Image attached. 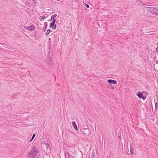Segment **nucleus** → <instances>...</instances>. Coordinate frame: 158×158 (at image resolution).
Masks as SVG:
<instances>
[{
	"mask_svg": "<svg viewBox=\"0 0 158 158\" xmlns=\"http://www.w3.org/2000/svg\"><path fill=\"white\" fill-rule=\"evenodd\" d=\"M39 152V151L37 147L33 146L31 150L27 155L28 158H35L37 155V154Z\"/></svg>",
	"mask_w": 158,
	"mask_h": 158,
	"instance_id": "obj_1",
	"label": "nucleus"
},
{
	"mask_svg": "<svg viewBox=\"0 0 158 158\" xmlns=\"http://www.w3.org/2000/svg\"><path fill=\"white\" fill-rule=\"evenodd\" d=\"M150 13L153 14L158 15V9L155 7H152Z\"/></svg>",
	"mask_w": 158,
	"mask_h": 158,
	"instance_id": "obj_2",
	"label": "nucleus"
},
{
	"mask_svg": "<svg viewBox=\"0 0 158 158\" xmlns=\"http://www.w3.org/2000/svg\"><path fill=\"white\" fill-rule=\"evenodd\" d=\"M137 95L140 99H143V100H145L146 98V97L143 96V93L140 92H138Z\"/></svg>",
	"mask_w": 158,
	"mask_h": 158,
	"instance_id": "obj_3",
	"label": "nucleus"
},
{
	"mask_svg": "<svg viewBox=\"0 0 158 158\" xmlns=\"http://www.w3.org/2000/svg\"><path fill=\"white\" fill-rule=\"evenodd\" d=\"M24 28L27 29L28 31H32L35 28V27L33 25H31L29 27L25 26Z\"/></svg>",
	"mask_w": 158,
	"mask_h": 158,
	"instance_id": "obj_4",
	"label": "nucleus"
},
{
	"mask_svg": "<svg viewBox=\"0 0 158 158\" xmlns=\"http://www.w3.org/2000/svg\"><path fill=\"white\" fill-rule=\"evenodd\" d=\"M46 62L49 65H52L53 64V61L52 59L50 58H48L47 59Z\"/></svg>",
	"mask_w": 158,
	"mask_h": 158,
	"instance_id": "obj_5",
	"label": "nucleus"
},
{
	"mask_svg": "<svg viewBox=\"0 0 158 158\" xmlns=\"http://www.w3.org/2000/svg\"><path fill=\"white\" fill-rule=\"evenodd\" d=\"M108 82L110 84H116L117 83V81L116 80L111 79H109L107 80Z\"/></svg>",
	"mask_w": 158,
	"mask_h": 158,
	"instance_id": "obj_6",
	"label": "nucleus"
},
{
	"mask_svg": "<svg viewBox=\"0 0 158 158\" xmlns=\"http://www.w3.org/2000/svg\"><path fill=\"white\" fill-rule=\"evenodd\" d=\"M49 27L50 28L55 30L56 27V24L55 23L51 22L50 24Z\"/></svg>",
	"mask_w": 158,
	"mask_h": 158,
	"instance_id": "obj_7",
	"label": "nucleus"
},
{
	"mask_svg": "<svg viewBox=\"0 0 158 158\" xmlns=\"http://www.w3.org/2000/svg\"><path fill=\"white\" fill-rule=\"evenodd\" d=\"M72 125L73 127L74 128V129L76 131L78 129L77 125L76 122L75 121H73L72 122Z\"/></svg>",
	"mask_w": 158,
	"mask_h": 158,
	"instance_id": "obj_8",
	"label": "nucleus"
},
{
	"mask_svg": "<svg viewBox=\"0 0 158 158\" xmlns=\"http://www.w3.org/2000/svg\"><path fill=\"white\" fill-rule=\"evenodd\" d=\"M44 26L43 27V29H42L44 31H45L46 30L47 28V27L48 26L47 23L46 22H44Z\"/></svg>",
	"mask_w": 158,
	"mask_h": 158,
	"instance_id": "obj_9",
	"label": "nucleus"
},
{
	"mask_svg": "<svg viewBox=\"0 0 158 158\" xmlns=\"http://www.w3.org/2000/svg\"><path fill=\"white\" fill-rule=\"evenodd\" d=\"M25 6L28 7H31V4L27 1L25 3Z\"/></svg>",
	"mask_w": 158,
	"mask_h": 158,
	"instance_id": "obj_10",
	"label": "nucleus"
},
{
	"mask_svg": "<svg viewBox=\"0 0 158 158\" xmlns=\"http://www.w3.org/2000/svg\"><path fill=\"white\" fill-rule=\"evenodd\" d=\"M130 152L131 154H133L134 153V147L132 146H130Z\"/></svg>",
	"mask_w": 158,
	"mask_h": 158,
	"instance_id": "obj_11",
	"label": "nucleus"
},
{
	"mask_svg": "<svg viewBox=\"0 0 158 158\" xmlns=\"http://www.w3.org/2000/svg\"><path fill=\"white\" fill-rule=\"evenodd\" d=\"M47 17V16H40V17L39 18V19L40 20H41V21H43L44 19L46 18Z\"/></svg>",
	"mask_w": 158,
	"mask_h": 158,
	"instance_id": "obj_12",
	"label": "nucleus"
},
{
	"mask_svg": "<svg viewBox=\"0 0 158 158\" xmlns=\"http://www.w3.org/2000/svg\"><path fill=\"white\" fill-rule=\"evenodd\" d=\"M155 101V110L156 111H157V110H158V103L157 102H156L155 101Z\"/></svg>",
	"mask_w": 158,
	"mask_h": 158,
	"instance_id": "obj_13",
	"label": "nucleus"
},
{
	"mask_svg": "<svg viewBox=\"0 0 158 158\" xmlns=\"http://www.w3.org/2000/svg\"><path fill=\"white\" fill-rule=\"evenodd\" d=\"M45 144L46 146L47 150H50V147L49 144L47 143H45Z\"/></svg>",
	"mask_w": 158,
	"mask_h": 158,
	"instance_id": "obj_14",
	"label": "nucleus"
},
{
	"mask_svg": "<svg viewBox=\"0 0 158 158\" xmlns=\"http://www.w3.org/2000/svg\"><path fill=\"white\" fill-rule=\"evenodd\" d=\"M146 10L148 12H150L151 10L152 9V7H147L145 6Z\"/></svg>",
	"mask_w": 158,
	"mask_h": 158,
	"instance_id": "obj_15",
	"label": "nucleus"
},
{
	"mask_svg": "<svg viewBox=\"0 0 158 158\" xmlns=\"http://www.w3.org/2000/svg\"><path fill=\"white\" fill-rule=\"evenodd\" d=\"M95 152H93L91 156V158H95Z\"/></svg>",
	"mask_w": 158,
	"mask_h": 158,
	"instance_id": "obj_16",
	"label": "nucleus"
},
{
	"mask_svg": "<svg viewBox=\"0 0 158 158\" xmlns=\"http://www.w3.org/2000/svg\"><path fill=\"white\" fill-rule=\"evenodd\" d=\"M56 16H57V15L56 14H54L53 15H52L51 16V20L52 19H53V18L56 19Z\"/></svg>",
	"mask_w": 158,
	"mask_h": 158,
	"instance_id": "obj_17",
	"label": "nucleus"
},
{
	"mask_svg": "<svg viewBox=\"0 0 158 158\" xmlns=\"http://www.w3.org/2000/svg\"><path fill=\"white\" fill-rule=\"evenodd\" d=\"M50 31H51L50 30V29L48 30H47V32L45 34V35H49V34Z\"/></svg>",
	"mask_w": 158,
	"mask_h": 158,
	"instance_id": "obj_18",
	"label": "nucleus"
},
{
	"mask_svg": "<svg viewBox=\"0 0 158 158\" xmlns=\"http://www.w3.org/2000/svg\"><path fill=\"white\" fill-rule=\"evenodd\" d=\"M51 46V45L50 44V42H49V44H48V49L50 50L51 49V48H52Z\"/></svg>",
	"mask_w": 158,
	"mask_h": 158,
	"instance_id": "obj_19",
	"label": "nucleus"
},
{
	"mask_svg": "<svg viewBox=\"0 0 158 158\" xmlns=\"http://www.w3.org/2000/svg\"><path fill=\"white\" fill-rule=\"evenodd\" d=\"M68 153V154L67 156L66 154H65V158H70L69 156V153Z\"/></svg>",
	"mask_w": 158,
	"mask_h": 158,
	"instance_id": "obj_20",
	"label": "nucleus"
},
{
	"mask_svg": "<svg viewBox=\"0 0 158 158\" xmlns=\"http://www.w3.org/2000/svg\"><path fill=\"white\" fill-rule=\"evenodd\" d=\"M56 22V18H53V20L52 21V23H55Z\"/></svg>",
	"mask_w": 158,
	"mask_h": 158,
	"instance_id": "obj_21",
	"label": "nucleus"
},
{
	"mask_svg": "<svg viewBox=\"0 0 158 158\" xmlns=\"http://www.w3.org/2000/svg\"><path fill=\"white\" fill-rule=\"evenodd\" d=\"M85 6L88 8H89V5L87 4H85Z\"/></svg>",
	"mask_w": 158,
	"mask_h": 158,
	"instance_id": "obj_22",
	"label": "nucleus"
},
{
	"mask_svg": "<svg viewBox=\"0 0 158 158\" xmlns=\"http://www.w3.org/2000/svg\"><path fill=\"white\" fill-rule=\"evenodd\" d=\"M110 89L112 90H114V87L113 86L111 87L110 88Z\"/></svg>",
	"mask_w": 158,
	"mask_h": 158,
	"instance_id": "obj_23",
	"label": "nucleus"
},
{
	"mask_svg": "<svg viewBox=\"0 0 158 158\" xmlns=\"http://www.w3.org/2000/svg\"><path fill=\"white\" fill-rule=\"evenodd\" d=\"M156 52L158 53V46H157L156 48Z\"/></svg>",
	"mask_w": 158,
	"mask_h": 158,
	"instance_id": "obj_24",
	"label": "nucleus"
},
{
	"mask_svg": "<svg viewBox=\"0 0 158 158\" xmlns=\"http://www.w3.org/2000/svg\"><path fill=\"white\" fill-rule=\"evenodd\" d=\"M35 133H34L33 135H32V137H35Z\"/></svg>",
	"mask_w": 158,
	"mask_h": 158,
	"instance_id": "obj_25",
	"label": "nucleus"
},
{
	"mask_svg": "<svg viewBox=\"0 0 158 158\" xmlns=\"http://www.w3.org/2000/svg\"><path fill=\"white\" fill-rule=\"evenodd\" d=\"M118 139H121V135H119L118 136Z\"/></svg>",
	"mask_w": 158,
	"mask_h": 158,
	"instance_id": "obj_26",
	"label": "nucleus"
},
{
	"mask_svg": "<svg viewBox=\"0 0 158 158\" xmlns=\"http://www.w3.org/2000/svg\"><path fill=\"white\" fill-rule=\"evenodd\" d=\"M50 53H52V52H51V51H49V53L48 54H49Z\"/></svg>",
	"mask_w": 158,
	"mask_h": 158,
	"instance_id": "obj_27",
	"label": "nucleus"
},
{
	"mask_svg": "<svg viewBox=\"0 0 158 158\" xmlns=\"http://www.w3.org/2000/svg\"><path fill=\"white\" fill-rule=\"evenodd\" d=\"M33 139H31L30 140V142H31L32 141V140H33Z\"/></svg>",
	"mask_w": 158,
	"mask_h": 158,
	"instance_id": "obj_28",
	"label": "nucleus"
},
{
	"mask_svg": "<svg viewBox=\"0 0 158 158\" xmlns=\"http://www.w3.org/2000/svg\"><path fill=\"white\" fill-rule=\"evenodd\" d=\"M34 137H33L32 136L31 139H34Z\"/></svg>",
	"mask_w": 158,
	"mask_h": 158,
	"instance_id": "obj_29",
	"label": "nucleus"
},
{
	"mask_svg": "<svg viewBox=\"0 0 158 158\" xmlns=\"http://www.w3.org/2000/svg\"><path fill=\"white\" fill-rule=\"evenodd\" d=\"M51 40V38H49V40Z\"/></svg>",
	"mask_w": 158,
	"mask_h": 158,
	"instance_id": "obj_30",
	"label": "nucleus"
},
{
	"mask_svg": "<svg viewBox=\"0 0 158 158\" xmlns=\"http://www.w3.org/2000/svg\"><path fill=\"white\" fill-rule=\"evenodd\" d=\"M107 158H110V157H107Z\"/></svg>",
	"mask_w": 158,
	"mask_h": 158,
	"instance_id": "obj_31",
	"label": "nucleus"
}]
</instances>
